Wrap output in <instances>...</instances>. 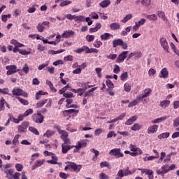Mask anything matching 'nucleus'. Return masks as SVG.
I'll return each instance as SVG.
<instances>
[{"label":"nucleus","mask_w":179,"mask_h":179,"mask_svg":"<svg viewBox=\"0 0 179 179\" xmlns=\"http://www.w3.org/2000/svg\"><path fill=\"white\" fill-rule=\"evenodd\" d=\"M31 119L36 124H43L44 122V116L41 115V112H37L31 116Z\"/></svg>","instance_id":"f257e3e1"},{"label":"nucleus","mask_w":179,"mask_h":179,"mask_svg":"<svg viewBox=\"0 0 179 179\" xmlns=\"http://www.w3.org/2000/svg\"><path fill=\"white\" fill-rule=\"evenodd\" d=\"M66 19L69 20H75V22H85V16L67 14L66 15Z\"/></svg>","instance_id":"f03ea898"},{"label":"nucleus","mask_w":179,"mask_h":179,"mask_svg":"<svg viewBox=\"0 0 179 179\" xmlns=\"http://www.w3.org/2000/svg\"><path fill=\"white\" fill-rule=\"evenodd\" d=\"M13 96H23V97H29V94L23 91V90L17 87H15L12 90Z\"/></svg>","instance_id":"7ed1b4c3"},{"label":"nucleus","mask_w":179,"mask_h":179,"mask_svg":"<svg viewBox=\"0 0 179 179\" xmlns=\"http://www.w3.org/2000/svg\"><path fill=\"white\" fill-rule=\"evenodd\" d=\"M110 156H115L116 157H124V154L121 152V149L120 148H114L110 150L109 152Z\"/></svg>","instance_id":"20e7f679"},{"label":"nucleus","mask_w":179,"mask_h":179,"mask_svg":"<svg viewBox=\"0 0 179 179\" xmlns=\"http://www.w3.org/2000/svg\"><path fill=\"white\" fill-rule=\"evenodd\" d=\"M71 145L70 143L64 142V143L62 145V152L64 155L68 153L69 150H71V149H73L75 148V145Z\"/></svg>","instance_id":"39448f33"},{"label":"nucleus","mask_w":179,"mask_h":179,"mask_svg":"<svg viewBox=\"0 0 179 179\" xmlns=\"http://www.w3.org/2000/svg\"><path fill=\"white\" fill-rule=\"evenodd\" d=\"M70 170H73L74 173H79L82 170L81 164H76L75 162H69Z\"/></svg>","instance_id":"423d86ee"},{"label":"nucleus","mask_w":179,"mask_h":179,"mask_svg":"<svg viewBox=\"0 0 179 179\" xmlns=\"http://www.w3.org/2000/svg\"><path fill=\"white\" fill-rule=\"evenodd\" d=\"M159 43H160L161 47H162L163 50L164 51H166L167 54H169V52H170L169 51V49L170 48L169 47V42H167V39H166V38H164V37H162L160 38Z\"/></svg>","instance_id":"0eeeda50"},{"label":"nucleus","mask_w":179,"mask_h":179,"mask_svg":"<svg viewBox=\"0 0 179 179\" xmlns=\"http://www.w3.org/2000/svg\"><path fill=\"white\" fill-rule=\"evenodd\" d=\"M59 134V135H61L60 138L64 142H66V143H71V139L68 138V136H69V134H68V132H66V131L62 130Z\"/></svg>","instance_id":"6e6552de"},{"label":"nucleus","mask_w":179,"mask_h":179,"mask_svg":"<svg viewBox=\"0 0 179 179\" xmlns=\"http://www.w3.org/2000/svg\"><path fill=\"white\" fill-rule=\"evenodd\" d=\"M128 54H129V51H124L121 54H120L116 59V62L117 64H121V62H124L125 61Z\"/></svg>","instance_id":"1a4fd4ad"},{"label":"nucleus","mask_w":179,"mask_h":179,"mask_svg":"<svg viewBox=\"0 0 179 179\" xmlns=\"http://www.w3.org/2000/svg\"><path fill=\"white\" fill-rule=\"evenodd\" d=\"M6 69H7L6 75H13V73H16L17 72V67L15 65H10L6 66Z\"/></svg>","instance_id":"9d476101"},{"label":"nucleus","mask_w":179,"mask_h":179,"mask_svg":"<svg viewBox=\"0 0 179 179\" xmlns=\"http://www.w3.org/2000/svg\"><path fill=\"white\" fill-rule=\"evenodd\" d=\"M87 142L89 140L84 139L77 142V145H74V148L77 150H80L82 148H86L87 146Z\"/></svg>","instance_id":"9b49d317"},{"label":"nucleus","mask_w":179,"mask_h":179,"mask_svg":"<svg viewBox=\"0 0 179 179\" xmlns=\"http://www.w3.org/2000/svg\"><path fill=\"white\" fill-rule=\"evenodd\" d=\"M29 128V122H23L21 125L18 126V131L20 132H26Z\"/></svg>","instance_id":"f8f14e48"},{"label":"nucleus","mask_w":179,"mask_h":179,"mask_svg":"<svg viewBox=\"0 0 179 179\" xmlns=\"http://www.w3.org/2000/svg\"><path fill=\"white\" fill-rule=\"evenodd\" d=\"M150 93H152V89L150 88H146L144 90V94H142L141 95H138L141 100H143V99H146V97H149L150 96Z\"/></svg>","instance_id":"ddd939ff"},{"label":"nucleus","mask_w":179,"mask_h":179,"mask_svg":"<svg viewBox=\"0 0 179 179\" xmlns=\"http://www.w3.org/2000/svg\"><path fill=\"white\" fill-rule=\"evenodd\" d=\"M159 78L163 79H167V78H169V71L167 70V68H164L162 69Z\"/></svg>","instance_id":"4468645a"},{"label":"nucleus","mask_w":179,"mask_h":179,"mask_svg":"<svg viewBox=\"0 0 179 179\" xmlns=\"http://www.w3.org/2000/svg\"><path fill=\"white\" fill-rule=\"evenodd\" d=\"M157 129H159V125L157 124H153L152 126H150L148 128V134H155V132H157Z\"/></svg>","instance_id":"2eb2a0df"},{"label":"nucleus","mask_w":179,"mask_h":179,"mask_svg":"<svg viewBox=\"0 0 179 179\" xmlns=\"http://www.w3.org/2000/svg\"><path fill=\"white\" fill-rule=\"evenodd\" d=\"M73 34H75L73 31L67 30L62 34V38H69V37L73 36Z\"/></svg>","instance_id":"dca6fc26"},{"label":"nucleus","mask_w":179,"mask_h":179,"mask_svg":"<svg viewBox=\"0 0 179 179\" xmlns=\"http://www.w3.org/2000/svg\"><path fill=\"white\" fill-rule=\"evenodd\" d=\"M44 163H45V160L44 159L36 161L31 167V170H36V169H37L38 167H41V166H43Z\"/></svg>","instance_id":"f3484780"},{"label":"nucleus","mask_w":179,"mask_h":179,"mask_svg":"<svg viewBox=\"0 0 179 179\" xmlns=\"http://www.w3.org/2000/svg\"><path fill=\"white\" fill-rule=\"evenodd\" d=\"M136 120H138V116H131L125 122V125H132L133 123L135 122V121H136Z\"/></svg>","instance_id":"a211bd4d"},{"label":"nucleus","mask_w":179,"mask_h":179,"mask_svg":"<svg viewBox=\"0 0 179 179\" xmlns=\"http://www.w3.org/2000/svg\"><path fill=\"white\" fill-rule=\"evenodd\" d=\"M101 8H107L111 5V1L110 0H103L99 3Z\"/></svg>","instance_id":"6ab92c4d"},{"label":"nucleus","mask_w":179,"mask_h":179,"mask_svg":"<svg viewBox=\"0 0 179 179\" xmlns=\"http://www.w3.org/2000/svg\"><path fill=\"white\" fill-rule=\"evenodd\" d=\"M141 100H142L139 96H138L136 97V99H134L131 102H130L128 105V107L129 108H131V107H134V106H136L138 104V103H139V101H141Z\"/></svg>","instance_id":"aec40b11"},{"label":"nucleus","mask_w":179,"mask_h":179,"mask_svg":"<svg viewBox=\"0 0 179 179\" xmlns=\"http://www.w3.org/2000/svg\"><path fill=\"white\" fill-rule=\"evenodd\" d=\"M52 159L51 160H48L47 163L50 164H58V157L55 156V154L52 155Z\"/></svg>","instance_id":"412c9836"},{"label":"nucleus","mask_w":179,"mask_h":179,"mask_svg":"<svg viewBox=\"0 0 179 179\" xmlns=\"http://www.w3.org/2000/svg\"><path fill=\"white\" fill-rule=\"evenodd\" d=\"M101 29V24L100 22L96 23L95 27L90 29V33H96V31H99Z\"/></svg>","instance_id":"4be33fe9"},{"label":"nucleus","mask_w":179,"mask_h":179,"mask_svg":"<svg viewBox=\"0 0 179 179\" xmlns=\"http://www.w3.org/2000/svg\"><path fill=\"white\" fill-rule=\"evenodd\" d=\"M157 15L159 17H160L161 19H162V20H164V22H167V17H166V13H164V12L162 11V10H158L157 12Z\"/></svg>","instance_id":"5701e85b"},{"label":"nucleus","mask_w":179,"mask_h":179,"mask_svg":"<svg viewBox=\"0 0 179 179\" xmlns=\"http://www.w3.org/2000/svg\"><path fill=\"white\" fill-rule=\"evenodd\" d=\"M167 118H169V116H163V117H159L157 119L152 120V124H159V123L162 122V121H166V120H167Z\"/></svg>","instance_id":"b1692460"},{"label":"nucleus","mask_w":179,"mask_h":179,"mask_svg":"<svg viewBox=\"0 0 179 179\" xmlns=\"http://www.w3.org/2000/svg\"><path fill=\"white\" fill-rule=\"evenodd\" d=\"M110 28L111 30H120L121 29V25L118 22H113L110 24Z\"/></svg>","instance_id":"393cba45"},{"label":"nucleus","mask_w":179,"mask_h":179,"mask_svg":"<svg viewBox=\"0 0 179 179\" xmlns=\"http://www.w3.org/2000/svg\"><path fill=\"white\" fill-rule=\"evenodd\" d=\"M129 149L131 150V152H143L141 148L136 147V145L130 144Z\"/></svg>","instance_id":"a878e982"},{"label":"nucleus","mask_w":179,"mask_h":179,"mask_svg":"<svg viewBox=\"0 0 179 179\" xmlns=\"http://www.w3.org/2000/svg\"><path fill=\"white\" fill-rule=\"evenodd\" d=\"M110 37H113V35L110 33H104L103 34L101 35L100 38H101V40H105V41H107V40H110Z\"/></svg>","instance_id":"bb28decb"},{"label":"nucleus","mask_w":179,"mask_h":179,"mask_svg":"<svg viewBox=\"0 0 179 179\" xmlns=\"http://www.w3.org/2000/svg\"><path fill=\"white\" fill-rule=\"evenodd\" d=\"M45 94H48V93L43 92L42 90L38 91L36 94V100H40V99H41V96H45Z\"/></svg>","instance_id":"cd10ccee"},{"label":"nucleus","mask_w":179,"mask_h":179,"mask_svg":"<svg viewBox=\"0 0 179 179\" xmlns=\"http://www.w3.org/2000/svg\"><path fill=\"white\" fill-rule=\"evenodd\" d=\"M121 44H122V40L120 38L113 41V48L118 47V45H121Z\"/></svg>","instance_id":"c85d7f7f"},{"label":"nucleus","mask_w":179,"mask_h":179,"mask_svg":"<svg viewBox=\"0 0 179 179\" xmlns=\"http://www.w3.org/2000/svg\"><path fill=\"white\" fill-rule=\"evenodd\" d=\"M142 129V125H141L139 123H135L131 127V131H139Z\"/></svg>","instance_id":"c756f323"},{"label":"nucleus","mask_w":179,"mask_h":179,"mask_svg":"<svg viewBox=\"0 0 179 179\" xmlns=\"http://www.w3.org/2000/svg\"><path fill=\"white\" fill-rule=\"evenodd\" d=\"M37 8H38V5L34 4L31 7L28 8L27 10L28 13H34V12L37 10Z\"/></svg>","instance_id":"7c9ffc66"},{"label":"nucleus","mask_w":179,"mask_h":179,"mask_svg":"<svg viewBox=\"0 0 179 179\" xmlns=\"http://www.w3.org/2000/svg\"><path fill=\"white\" fill-rule=\"evenodd\" d=\"M48 102V99H45L43 101H39L36 103V108H41V107H43L44 106V104H47Z\"/></svg>","instance_id":"2f4dec72"},{"label":"nucleus","mask_w":179,"mask_h":179,"mask_svg":"<svg viewBox=\"0 0 179 179\" xmlns=\"http://www.w3.org/2000/svg\"><path fill=\"white\" fill-rule=\"evenodd\" d=\"M146 17L151 22H156V20H157V15L156 14L148 15Z\"/></svg>","instance_id":"473e14b6"},{"label":"nucleus","mask_w":179,"mask_h":179,"mask_svg":"<svg viewBox=\"0 0 179 179\" xmlns=\"http://www.w3.org/2000/svg\"><path fill=\"white\" fill-rule=\"evenodd\" d=\"M133 16L132 14H127L124 18L123 20H121V22L122 23H127V22H128V20H131V19H132Z\"/></svg>","instance_id":"72a5a7b5"},{"label":"nucleus","mask_w":179,"mask_h":179,"mask_svg":"<svg viewBox=\"0 0 179 179\" xmlns=\"http://www.w3.org/2000/svg\"><path fill=\"white\" fill-rule=\"evenodd\" d=\"M52 135H55V131H51V130H48L45 134L44 136H46L47 138H51Z\"/></svg>","instance_id":"f704fd0d"},{"label":"nucleus","mask_w":179,"mask_h":179,"mask_svg":"<svg viewBox=\"0 0 179 179\" xmlns=\"http://www.w3.org/2000/svg\"><path fill=\"white\" fill-rule=\"evenodd\" d=\"M170 106V100L162 101L160 103V107H169Z\"/></svg>","instance_id":"c9c22d12"},{"label":"nucleus","mask_w":179,"mask_h":179,"mask_svg":"<svg viewBox=\"0 0 179 179\" xmlns=\"http://www.w3.org/2000/svg\"><path fill=\"white\" fill-rule=\"evenodd\" d=\"M106 85L108 86L107 89H114V83H113L111 80H107L106 81Z\"/></svg>","instance_id":"e433bc0d"},{"label":"nucleus","mask_w":179,"mask_h":179,"mask_svg":"<svg viewBox=\"0 0 179 179\" xmlns=\"http://www.w3.org/2000/svg\"><path fill=\"white\" fill-rule=\"evenodd\" d=\"M124 92L129 93L131 92V84H129L128 83H124Z\"/></svg>","instance_id":"4c0bfd02"},{"label":"nucleus","mask_w":179,"mask_h":179,"mask_svg":"<svg viewBox=\"0 0 179 179\" xmlns=\"http://www.w3.org/2000/svg\"><path fill=\"white\" fill-rule=\"evenodd\" d=\"M101 169H103V167H107V169H110V163L108 162L105 161L100 163Z\"/></svg>","instance_id":"58836bf2"},{"label":"nucleus","mask_w":179,"mask_h":179,"mask_svg":"<svg viewBox=\"0 0 179 179\" xmlns=\"http://www.w3.org/2000/svg\"><path fill=\"white\" fill-rule=\"evenodd\" d=\"M72 3L71 1L65 0L60 3V6L64 8V6H68V5H71Z\"/></svg>","instance_id":"ea45409f"},{"label":"nucleus","mask_w":179,"mask_h":179,"mask_svg":"<svg viewBox=\"0 0 179 179\" xmlns=\"http://www.w3.org/2000/svg\"><path fill=\"white\" fill-rule=\"evenodd\" d=\"M63 97H65V99H72L75 97V95L72 92H66L63 94Z\"/></svg>","instance_id":"a19ab883"},{"label":"nucleus","mask_w":179,"mask_h":179,"mask_svg":"<svg viewBox=\"0 0 179 179\" xmlns=\"http://www.w3.org/2000/svg\"><path fill=\"white\" fill-rule=\"evenodd\" d=\"M29 131L34 134L35 135H40V132H38V130L36 129L35 127H29Z\"/></svg>","instance_id":"79ce46f5"},{"label":"nucleus","mask_w":179,"mask_h":179,"mask_svg":"<svg viewBox=\"0 0 179 179\" xmlns=\"http://www.w3.org/2000/svg\"><path fill=\"white\" fill-rule=\"evenodd\" d=\"M101 45H103V42L99 41V39H96L94 41V47H95L96 48H100Z\"/></svg>","instance_id":"37998d69"},{"label":"nucleus","mask_w":179,"mask_h":179,"mask_svg":"<svg viewBox=\"0 0 179 179\" xmlns=\"http://www.w3.org/2000/svg\"><path fill=\"white\" fill-rule=\"evenodd\" d=\"M145 175L148 176V178L149 179H153L154 176H153V171L152 170H147L145 172Z\"/></svg>","instance_id":"c03bdc74"},{"label":"nucleus","mask_w":179,"mask_h":179,"mask_svg":"<svg viewBox=\"0 0 179 179\" xmlns=\"http://www.w3.org/2000/svg\"><path fill=\"white\" fill-rule=\"evenodd\" d=\"M18 52L21 54V55H30L31 54V52L27 51L26 50H19Z\"/></svg>","instance_id":"a18cd8bd"},{"label":"nucleus","mask_w":179,"mask_h":179,"mask_svg":"<svg viewBox=\"0 0 179 179\" xmlns=\"http://www.w3.org/2000/svg\"><path fill=\"white\" fill-rule=\"evenodd\" d=\"M117 176L115 179H122V177H124V171L122 169L119 170Z\"/></svg>","instance_id":"49530a36"},{"label":"nucleus","mask_w":179,"mask_h":179,"mask_svg":"<svg viewBox=\"0 0 179 179\" xmlns=\"http://www.w3.org/2000/svg\"><path fill=\"white\" fill-rule=\"evenodd\" d=\"M169 136H170V133L166 132L159 135L158 138L159 139H164V138H169Z\"/></svg>","instance_id":"de8ad7c7"},{"label":"nucleus","mask_w":179,"mask_h":179,"mask_svg":"<svg viewBox=\"0 0 179 179\" xmlns=\"http://www.w3.org/2000/svg\"><path fill=\"white\" fill-rule=\"evenodd\" d=\"M17 99L24 106H29V101L22 99L20 97H17Z\"/></svg>","instance_id":"09e8293b"},{"label":"nucleus","mask_w":179,"mask_h":179,"mask_svg":"<svg viewBox=\"0 0 179 179\" xmlns=\"http://www.w3.org/2000/svg\"><path fill=\"white\" fill-rule=\"evenodd\" d=\"M0 93H3V94H8V96H12V94L9 93V89L8 88L0 89Z\"/></svg>","instance_id":"8fccbe9b"},{"label":"nucleus","mask_w":179,"mask_h":179,"mask_svg":"<svg viewBox=\"0 0 179 179\" xmlns=\"http://www.w3.org/2000/svg\"><path fill=\"white\" fill-rule=\"evenodd\" d=\"M151 1L152 0H142L141 5H143V6H150Z\"/></svg>","instance_id":"3c124183"},{"label":"nucleus","mask_w":179,"mask_h":179,"mask_svg":"<svg viewBox=\"0 0 179 179\" xmlns=\"http://www.w3.org/2000/svg\"><path fill=\"white\" fill-rule=\"evenodd\" d=\"M85 38L88 43H92L94 41V35H87Z\"/></svg>","instance_id":"603ef678"},{"label":"nucleus","mask_w":179,"mask_h":179,"mask_svg":"<svg viewBox=\"0 0 179 179\" xmlns=\"http://www.w3.org/2000/svg\"><path fill=\"white\" fill-rule=\"evenodd\" d=\"M65 113H68V114H73L74 113L76 114H78L79 113V110H76V109H69V110H65Z\"/></svg>","instance_id":"864d4df0"},{"label":"nucleus","mask_w":179,"mask_h":179,"mask_svg":"<svg viewBox=\"0 0 179 179\" xmlns=\"http://www.w3.org/2000/svg\"><path fill=\"white\" fill-rule=\"evenodd\" d=\"M36 29H37L38 31H39L40 33H43V31H44V29H45V27H44L43 24H38V26L36 27Z\"/></svg>","instance_id":"5fc2aeb1"},{"label":"nucleus","mask_w":179,"mask_h":179,"mask_svg":"<svg viewBox=\"0 0 179 179\" xmlns=\"http://www.w3.org/2000/svg\"><path fill=\"white\" fill-rule=\"evenodd\" d=\"M22 71H23V72H24V73H26V75H27V73H29V71H30V69L29 68V65H27V64H25L23 66Z\"/></svg>","instance_id":"6e6d98bb"},{"label":"nucleus","mask_w":179,"mask_h":179,"mask_svg":"<svg viewBox=\"0 0 179 179\" xmlns=\"http://www.w3.org/2000/svg\"><path fill=\"white\" fill-rule=\"evenodd\" d=\"M120 79L122 81L127 80L128 79V72H124L120 76Z\"/></svg>","instance_id":"4d7b16f0"},{"label":"nucleus","mask_w":179,"mask_h":179,"mask_svg":"<svg viewBox=\"0 0 179 179\" xmlns=\"http://www.w3.org/2000/svg\"><path fill=\"white\" fill-rule=\"evenodd\" d=\"M34 110L31 108H29L28 110H27L24 113V116L25 117H29V115H31V114H33Z\"/></svg>","instance_id":"13d9d810"},{"label":"nucleus","mask_w":179,"mask_h":179,"mask_svg":"<svg viewBox=\"0 0 179 179\" xmlns=\"http://www.w3.org/2000/svg\"><path fill=\"white\" fill-rule=\"evenodd\" d=\"M5 110V100L2 99L0 101V111H3Z\"/></svg>","instance_id":"bf43d9fd"},{"label":"nucleus","mask_w":179,"mask_h":179,"mask_svg":"<svg viewBox=\"0 0 179 179\" xmlns=\"http://www.w3.org/2000/svg\"><path fill=\"white\" fill-rule=\"evenodd\" d=\"M157 174H158V176H164V174H167V173H169V170H164V171H160V170H157L156 171Z\"/></svg>","instance_id":"052dcab7"},{"label":"nucleus","mask_w":179,"mask_h":179,"mask_svg":"<svg viewBox=\"0 0 179 179\" xmlns=\"http://www.w3.org/2000/svg\"><path fill=\"white\" fill-rule=\"evenodd\" d=\"M101 71H102L101 68L95 69V71L97 73V76L98 78H100V79H101L102 78Z\"/></svg>","instance_id":"680f3d73"},{"label":"nucleus","mask_w":179,"mask_h":179,"mask_svg":"<svg viewBox=\"0 0 179 179\" xmlns=\"http://www.w3.org/2000/svg\"><path fill=\"white\" fill-rule=\"evenodd\" d=\"M131 174H132V172L129 170V168H127L123 171V175L124 176V177L131 176Z\"/></svg>","instance_id":"e2e57ef3"},{"label":"nucleus","mask_w":179,"mask_h":179,"mask_svg":"<svg viewBox=\"0 0 179 179\" xmlns=\"http://www.w3.org/2000/svg\"><path fill=\"white\" fill-rule=\"evenodd\" d=\"M59 177L60 178H62V179H67L69 177V174H66L64 172H60Z\"/></svg>","instance_id":"0e129e2a"},{"label":"nucleus","mask_w":179,"mask_h":179,"mask_svg":"<svg viewBox=\"0 0 179 179\" xmlns=\"http://www.w3.org/2000/svg\"><path fill=\"white\" fill-rule=\"evenodd\" d=\"M99 178L100 179H110V176H108V175H106L104 173H101L99 174Z\"/></svg>","instance_id":"69168bd1"},{"label":"nucleus","mask_w":179,"mask_h":179,"mask_svg":"<svg viewBox=\"0 0 179 179\" xmlns=\"http://www.w3.org/2000/svg\"><path fill=\"white\" fill-rule=\"evenodd\" d=\"M114 66H115L113 69L114 73H120V72L121 71V69H120V66L115 64Z\"/></svg>","instance_id":"338daca9"},{"label":"nucleus","mask_w":179,"mask_h":179,"mask_svg":"<svg viewBox=\"0 0 179 179\" xmlns=\"http://www.w3.org/2000/svg\"><path fill=\"white\" fill-rule=\"evenodd\" d=\"M13 145H18L19 143V135H15L13 140Z\"/></svg>","instance_id":"774afa93"}]
</instances>
